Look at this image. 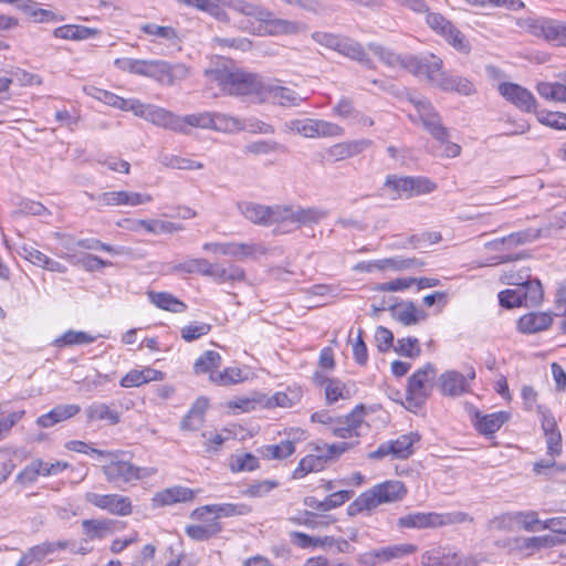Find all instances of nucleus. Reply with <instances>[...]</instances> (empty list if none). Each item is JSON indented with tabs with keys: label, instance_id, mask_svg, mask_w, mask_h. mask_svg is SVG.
I'll use <instances>...</instances> for the list:
<instances>
[{
	"label": "nucleus",
	"instance_id": "f257e3e1",
	"mask_svg": "<svg viewBox=\"0 0 566 566\" xmlns=\"http://www.w3.org/2000/svg\"><path fill=\"white\" fill-rule=\"evenodd\" d=\"M83 92L106 105L113 106L122 111H130L136 116L142 117L151 124L163 127L165 129L179 133V115L151 104H144L139 99L129 98L125 99L112 92L102 90L99 87L87 85L83 86Z\"/></svg>",
	"mask_w": 566,
	"mask_h": 566
},
{
	"label": "nucleus",
	"instance_id": "f03ea898",
	"mask_svg": "<svg viewBox=\"0 0 566 566\" xmlns=\"http://www.w3.org/2000/svg\"><path fill=\"white\" fill-rule=\"evenodd\" d=\"M406 495L407 488L401 481L388 480L359 494L347 506V514L356 516L364 511H371L380 504L399 502Z\"/></svg>",
	"mask_w": 566,
	"mask_h": 566
},
{
	"label": "nucleus",
	"instance_id": "7ed1b4c3",
	"mask_svg": "<svg viewBox=\"0 0 566 566\" xmlns=\"http://www.w3.org/2000/svg\"><path fill=\"white\" fill-rule=\"evenodd\" d=\"M210 82L217 83L221 91L230 95L262 94L263 83L250 73L228 67H216L206 71Z\"/></svg>",
	"mask_w": 566,
	"mask_h": 566
},
{
	"label": "nucleus",
	"instance_id": "20e7f679",
	"mask_svg": "<svg viewBox=\"0 0 566 566\" xmlns=\"http://www.w3.org/2000/svg\"><path fill=\"white\" fill-rule=\"evenodd\" d=\"M92 452L108 459V463L102 467L106 480L111 483H130L156 473L155 468H139L123 459V451H106L92 449Z\"/></svg>",
	"mask_w": 566,
	"mask_h": 566
},
{
	"label": "nucleus",
	"instance_id": "39448f33",
	"mask_svg": "<svg viewBox=\"0 0 566 566\" xmlns=\"http://www.w3.org/2000/svg\"><path fill=\"white\" fill-rule=\"evenodd\" d=\"M437 375L436 367L428 363L417 369L409 378L406 390L407 408L411 411L420 409L431 392V381Z\"/></svg>",
	"mask_w": 566,
	"mask_h": 566
},
{
	"label": "nucleus",
	"instance_id": "423d86ee",
	"mask_svg": "<svg viewBox=\"0 0 566 566\" xmlns=\"http://www.w3.org/2000/svg\"><path fill=\"white\" fill-rule=\"evenodd\" d=\"M139 75L153 78L163 85L171 86L176 82L188 77L189 69L184 63L172 64L164 60H143Z\"/></svg>",
	"mask_w": 566,
	"mask_h": 566
},
{
	"label": "nucleus",
	"instance_id": "0eeeda50",
	"mask_svg": "<svg viewBox=\"0 0 566 566\" xmlns=\"http://www.w3.org/2000/svg\"><path fill=\"white\" fill-rule=\"evenodd\" d=\"M291 132L297 133L305 138L340 137L344 128L338 124L316 118L292 119L285 124Z\"/></svg>",
	"mask_w": 566,
	"mask_h": 566
},
{
	"label": "nucleus",
	"instance_id": "6e6552de",
	"mask_svg": "<svg viewBox=\"0 0 566 566\" xmlns=\"http://www.w3.org/2000/svg\"><path fill=\"white\" fill-rule=\"evenodd\" d=\"M384 189L391 199L396 200L409 198L413 193L430 192L434 189V185L428 179L390 175L386 178Z\"/></svg>",
	"mask_w": 566,
	"mask_h": 566
},
{
	"label": "nucleus",
	"instance_id": "1a4fd4ad",
	"mask_svg": "<svg viewBox=\"0 0 566 566\" xmlns=\"http://www.w3.org/2000/svg\"><path fill=\"white\" fill-rule=\"evenodd\" d=\"M426 13L427 25L442 36L450 45L460 52L468 53L470 51L469 42L464 35L458 30L449 20H447L441 13L428 12Z\"/></svg>",
	"mask_w": 566,
	"mask_h": 566
},
{
	"label": "nucleus",
	"instance_id": "9d476101",
	"mask_svg": "<svg viewBox=\"0 0 566 566\" xmlns=\"http://www.w3.org/2000/svg\"><path fill=\"white\" fill-rule=\"evenodd\" d=\"M417 117L421 120L426 130L437 140L444 142L449 137L447 127L442 125L440 115L436 112L430 101L423 97H410Z\"/></svg>",
	"mask_w": 566,
	"mask_h": 566
},
{
	"label": "nucleus",
	"instance_id": "9b49d317",
	"mask_svg": "<svg viewBox=\"0 0 566 566\" xmlns=\"http://www.w3.org/2000/svg\"><path fill=\"white\" fill-rule=\"evenodd\" d=\"M256 8L264 12V15L245 14V17L254 19L259 25L249 28L250 31L259 34L280 35L295 34L301 30V24L295 21L284 19H273L272 13L256 3Z\"/></svg>",
	"mask_w": 566,
	"mask_h": 566
},
{
	"label": "nucleus",
	"instance_id": "f8f14e48",
	"mask_svg": "<svg viewBox=\"0 0 566 566\" xmlns=\"http://www.w3.org/2000/svg\"><path fill=\"white\" fill-rule=\"evenodd\" d=\"M442 60L434 54H423L420 56H407L403 63L413 75L427 80L429 83L437 85L442 74Z\"/></svg>",
	"mask_w": 566,
	"mask_h": 566
},
{
	"label": "nucleus",
	"instance_id": "ddd939ff",
	"mask_svg": "<svg viewBox=\"0 0 566 566\" xmlns=\"http://www.w3.org/2000/svg\"><path fill=\"white\" fill-rule=\"evenodd\" d=\"M84 499L87 503L101 510H105L113 515L127 516L133 512L130 499L120 494L87 492Z\"/></svg>",
	"mask_w": 566,
	"mask_h": 566
},
{
	"label": "nucleus",
	"instance_id": "4468645a",
	"mask_svg": "<svg viewBox=\"0 0 566 566\" xmlns=\"http://www.w3.org/2000/svg\"><path fill=\"white\" fill-rule=\"evenodd\" d=\"M364 407L357 406L350 413L336 418L331 429L332 434L342 439L361 436L363 430L368 428L364 421Z\"/></svg>",
	"mask_w": 566,
	"mask_h": 566
},
{
	"label": "nucleus",
	"instance_id": "2eb2a0df",
	"mask_svg": "<svg viewBox=\"0 0 566 566\" xmlns=\"http://www.w3.org/2000/svg\"><path fill=\"white\" fill-rule=\"evenodd\" d=\"M500 95L515 107L525 113L535 112L536 98L531 91L512 82H501L497 85Z\"/></svg>",
	"mask_w": 566,
	"mask_h": 566
},
{
	"label": "nucleus",
	"instance_id": "dca6fc26",
	"mask_svg": "<svg viewBox=\"0 0 566 566\" xmlns=\"http://www.w3.org/2000/svg\"><path fill=\"white\" fill-rule=\"evenodd\" d=\"M417 441H419L417 433L402 434L396 440L381 443L369 454V458L382 459L387 455H392L397 459H407L412 454V446Z\"/></svg>",
	"mask_w": 566,
	"mask_h": 566
},
{
	"label": "nucleus",
	"instance_id": "f3484780",
	"mask_svg": "<svg viewBox=\"0 0 566 566\" xmlns=\"http://www.w3.org/2000/svg\"><path fill=\"white\" fill-rule=\"evenodd\" d=\"M251 512V507L244 503H218L207 504L195 509L190 513V518L202 520L206 515H213L218 521L224 517L247 515Z\"/></svg>",
	"mask_w": 566,
	"mask_h": 566
},
{
	"label": "nucleus",
	"instance_id": "a211bd4d",
	"mask_svg": "<svg viewBox=\"0 0 566 566\" xmlns=\"http://www.w3.org/2000/svg\"><path fill=\"white\" fill-rule=\"evenodd\" d=\"M475 378V371L471 368L467 375L455 370H447L439 377L442 395L457 397L470 390V381Z\"/></svg>",
	"mask_w": 566,
	"mask_h": 566
},
{
	"label": "nucleus",
	"instance_id": "6ab92c4d",
	"mask_svg": "<svg viewBox=\"0 0 566 566\" xmlns=\"http://www.w3.org/2000/svg\"><path fill=\"white\" fill-rule=\"evenodd\" d=\"M417 546L413 544H396L368 552L361 556V562L367 565L386 563L392 559H400L413 554Z\"/></svg>",
	"mask_w": 566,
	"mask_h": 566
},
{
	"label": "nucleus",
	"instance_id": "aec40b11",
	"mask_svg": "<svg viewBox=\"0 0 566 566\" xmlns=\"http://www.w3.org/2000/svg\"><path fill=\"white\" fill-rule=\"evenodd\" d=\"M468 410L472 416V421L475 429L484 436L495 433L509 420L510 417L505 411L482 415L473 406H469Z\"/></svg>",
	"mask_w": 566,
	"mask_h": 566
},
{
	"label": "nucleus",
	"instance_id": "412c9836",
	"mask_svg": "<svg viewBox=\"0 0 566 566\" xmlns=\"http://www.w3.org/2000/svg\"><path fill=\"white\" fill-rule=\"evenodd\" d=\"M207 2L203 12L213 17L221 18L224 15L220 6L228 7L240 14H256L264 15V12L256 8V3L248 2L245 0H205Z\"/></svg>",
	"mask_w": 566,
	"mask_h": 566
},
{
	"label": "nucleus",
	"instance_id": "4be33fe9",
	"mask_svg": "<svg viewBox=\"0 0 566 566\" xmlns=\"http://www.w3.org/2000/svg\"><path fill=\"white\" fill-rule=\"evenodd\" d=\"M510 284L520 285L524 306H536L543 300L541 282L538 280H530L527 270L521 271L518 280L510 282Z\"/></svg>",
	"mask_w": 566,
	"mask_h": 566
},
{
	"label": "nucleus",
	"instance_id": "5701e85b",
	"mask_svg": "<svg viewBox=\"0 0 566 566\" xmlns=\"http://www.w3.org/2000/svg\"><path fill=\"white\" fill-rule=\"evenodd\" d=\"M354 496L353 490H340L326 496L324 500H318L315 496H307L304 504L313 510L327 512L342 506Z\"/></svg>",
	"mask_w": 566,
	"mask_h": 566
},
{
	"label": "nucleus",
	"instance_id": "b1692460",
	"mask_svg": "<svg viewBox=\"0 0 566 566\" xmlns=\"http://www.w3.org/2000/svg\"><path fill=\"white\" fill-rule=\"evenodd\" d=\"M208 277H211L219 284L242 282L245 280V272L241 266L233 263L228 265L210 263Z\"/></svg>",
	"mask_w": 566,
	"mask_h": 566
},
{
	"label": "nucleus",
	"instance_id": "393cba45",
	"mask_svg": "<svg viewBox=\"0 0 566 566\" xmlns=\"http://www.w3.org/2000/svg\"><path fill=\"white\" fill-rule=\"evenodd\" d=\"M553 323V316L546 312H531L523 315L518 322V331L523 334H535L547 329Z\"/></svg>",
	"mask_w": 566,
	"mask_h": 566
},
{
	"label": "nucleus",
	"instance_id": "a878e982",
	"mask_svg": "<svg viewBox=\"0 0 566 566\" xmlns=\"http://www.w3.org/2000/svg\"><path fill=\"white\" fill-rule=\"evenodd\" d=\"M81 411V407L76 403L57 405L49 412L36 419V424L41 428H50L59 422L65 421Z\"/></svg>",
	"mask_w": 566,
	"mask_h": 566
},
{
	"label": "nucleus",
	"instance_id": "bb28decb",
	"mask_svg": "<svg viewBox=\"0 0 566 566\" xmlns=\"http://www.w3.org/2000/svg\"><path fill=\"white\" fill-rule=\"evenodd\" d=\"M397 526L399 528H437L438 513L437 512H415L401 516L397 520Z\"/></svg>",
	"mask_w": 566,
	"mask_h": 566
},
{
	"label": "nucleus",
	"instance_id": "cd10ccee",
	"mask_svg": "<svg viewBox=\"0 0 566 566\" xmlns=\"http://www.w3.org/2000/svg\"><path fill=\"white\" fill-rule=\"evenodd\" d=\"M165 374L160 370L145 367L144 369H132L129 370L119 381L123 388L139 387L150 381L163 380Z\"/></svg>",
	"mask_w": 566,
	"mask_h": 566
},
{
	"label": "nucleus",
	"instance_id": "c85d7f7f",
	"mask_svg": "<svg viewBox=\"0 0 566 566\" xmlns=\"http://www.w3.org/2000/svg\"><path fill=\"white\" fill-rule=\"evenodd\" d=\"M196 491L186 486L176 485L155 494L154 501L161 506L185 503L195 499Z\"/></svg>",
	"mask_w": 566,
	"mask_h": 566
},
{
	"label": "nucleus",
	"instance_id": "c756f323",
	"mask_svg": "<svg viewBox=\"0 0 566 566\" xmlns=\"http://www.w3.org/2000/svg\"><path fill=\"white\" fill-rule=\"evenodd\" d=\"M262 94H268L270 98L282 106H297L306 99L295 91L275 84H263Z\"/></svg>",
	"mask_w": 566,
	"mask_h": 566
},
{
	"label": "nucleus",
	"instance_id": "7c9ffc66",
	"mask_svg": "<svg viewBox=\"0 0 566 566\" xmlns=\"http://www.w3.org/2000/svg\"><path fill=\"white\" fill-rule=\"evenodd\" d=\"M436 86L444 92H457L465 96L475 93L474 84L471 81L448 72H442Z\"/></svg>",
	"mask_w": 566,
	"mask_h": 566
},
{
	"label": "nucleus",
	"instance_id": "2f4dec72",
	"mask_svg": "<svg viewBox=\"0 0 566 566\" xmlns=\"http://www.w3.org/2000/svg\"><path fill=\"white\" fill-rule=\"evenodd\" d=\"M315 453L308 454L301 459L297 467L293 471V479H302L311 472L323 471L326 467V461L323 457V448L318 444L314 448Z\"/></svg>",
	"mask_w": 566,
	"mask_h": 566
},
{
	"label": "nucleus",
	"instance_id": "473e14b6",
	"mask_svg": "<svg viewBox=\"0 0 566 566\" xmlns=\"http://www.w3.org/2000/svg\"><path fill=\"white\" fill-rule=\"evenodd\" d=\"M99 33L101 31L96 28L77 24H65L53 30L54 38L72 41L87 40L97 36Z\"/></svg>",
	"mask_w": 566,
	"mask_h": 566
},
{
	"label": "nucleus",
	"instance_id": "72a5a7b5",
	"mask_svg": "<svg viewBox=\"0 0 566 566\" xmlns=\"http://www.w3.org/2000/svg\"><path fill=\"white\" fill-rule=\"evenodd\" d=\"M238 208L247 220L260 226H270L271 206L241 202L238 205Z\"/></svg>",
	"mask_w": 566,
	"mask_h": 566
},
{
	"label": "nucleus",
	"instance_id": "f704fd0d",
	"mask_svg": "<svg viewBox=\"0 0 566 566\" xmlns=\"http://www.w3.org/2000/svg\"><path fill=\"white\" fill-rule=\"evenodd\" d=\"M18 9L24 12L34 23H55L64 20L63 15L48 9L38 8L32 3H20Z\"/></svg>",
	"mask_w": 566,
	"mask_h": 566
},
{
	"label": "nucleus",
	"instance_id": "c9c22d12",
	"mask_svg": "<svg viewBox=\"0 0 566 566\" xmlns=\"http://www.w3.org/2000/svg\"><path fill=\"white\" fill-rule=\"evenodd\" d=\"M149 301L158 308L171 312L184 313L187 305L168 292H148Z\"/></svg>",
	"mask_w": 566,
	"mask_h": 566
},
{
	"label": "nucleus",
	"instance_id": "e433bc0d",
	"mask_svg": "<svg viewBox=\"0 0 566 566\" xmlns=\"http://www.w3.org/2000/svg\"><path fill=\"white\" fill-rule=\"evenodd\" d=\"M133 226L132 230H137L138 228H144L147 232L151 233H172L184 230V226L181 223H175L164 220H135L129 221Z\"/></svg>",
	"mask_w": 566,
	"mask_h": 566
},
{
	"label": "nucleus",
	"instance_id": "4c0bfd02",
	"mask_svg": "<svg viewBox=\"0 0 566 566\" xmlns=\"http://www.w3.org/2000/svg\"><path fill=\"white\" fill-rule=\"evenodd\" d=\"M266 249L259 243L248 242H228V255L239 260L253 259L258 255L265 254Z\"/></svg>",
	"mask_w": 566,
	"mask_h": 566
},
{
	"label": "nucleus",
	"instance_id": "58836bf2",
	"mask_svg": "<svg viewBox=\"0 0 566 566\" xmlns=\"http://www.w3.org/2000/svg\"><path fill=\"white\" fill-rule=\"evenodd\" d=\"M222 531L220 522H212L210 524H191L186 526L185 533L192 541L205 542L216 537Z\"/></svg>",
	"mask_w": 566,
	"mask_h": 566
},
{
	"label": "nucleus",
	"instance_id": "ea45409f",
	"mask_svg": "<svg viewBox=\"0 0 566 566\" xmlns=\"http://www.w3.org/2000/svg\"><path fill=\"white\" fill-rule=\"evenodd\" d=\"M87 420H105L109 424H117L120 416L117 410L112 409L104 402H93L85 409Z\"/></svg>",
	"mask_w": 566,
	"mask_h": 566
},
{
	"label": "nucleus",
	"instance_id": "a19ab883",
	"mask_svg": "<svg viewBox=\"0 0 566 566\" xmlns=\"http://www.w3.org/2000/svg\"><path fill=\"white\" fill-rule=\"evenodd\" d=\"M295 207L297 216L296 226H298V229L301 227H311L317 224L328 214L326 210L317 207H302L300 205H295Z\"/></svg>",
	"mask_w": 566,
	"mask_h": 566
},
{
	"label": "nucleus",
	"instance_id": "79ce46f5",
	"mask_svg": "<svg viewBox=\"0 0 566 566\" xmlns=\"http://www.w3.org/2000/svg\"><path fill=\"white\" fill-rule=\"evenodd\" d=\"M245 379L243 373L238 367H228L221 371H212L209 380L217 386H231L242 382Z\"/></svg>",
	"mask_w": 566,
	"mask_h": 566
},
{
	"label": "nucleus",
	"instance_id": "37998d69",
	"mask_svg": "<svg viewBox=\"0 0 566 566\" xmlns=\"http://www.w3.org/2000/svg\"><path fill=\"white\" fill-rule=\"evenodd\" d=\"M295 452V444L291 440H284L279 444H269L261 448L260 453L268 460H284Z\"/></svg>",
	"mask_w": 566,
	"mask_h": 566
},
{
	"label": "nucleus",
	"instance_id": "c03bdc74",
	"mask_svg": "<svg viewBox=\"0 0 566 566\" xmlns=\"http://www.w3.org/2000/svg\"><path fill=\"white\" fill-rule=\"evenodd\" d=\"M336 52L360 63H369V59L367 57L363 45L353 39L343 36Z\"/></svg>",
	"mask_w": 566,
	"mask_h": 566
},
{
	"label": "nucleus",
	"instance_id": "a18cd8bd",
	"mask_svg": "<svg viewBox=\"0 0 566 566\" xmlns=\"http://www.w3.org/2000/svg\"><path fill=\"white\" fill-rule=\"evenodd\" d=\"M239 118L223 113L210 112V129L222 133H239Z\"/></svg>",
	"mask_w": 566,
	"mask_h": 566
},
{
	"label": "nucleus",
	"instance_id": "49530a36",
	"mask_svg": "<svg viewBox=\"0 0 566 566\" xmlns=\"http://www.w3.org/2000/svg\"><path fill=\"white\" fill-rule=\"evenodd\" d=\"M179 126L181 128L179 134H188L191 127L210 129V112L188 114L185 116L179 115Z\"/></svg>",
	"mask_w": 566,
	"mask_h": 566
},
{
	"label": "nucleus",
	"instance_id": "de8ad7c7",
	"mask_svg": "<svg viewBox=\"0 0 566 566\" xmlns=\"http://www.w3.org/2000/svg\"><path fill=\"white\" fill-rule=\"evenodd\" d=\"M554 24L555 20L549 18L528 19L526 21V30L532 35L549 42Z\"/></svg>",
	"mask_w": 566,
	"mask_h": 566
},
{
	"label": "nucleus",
	"instance_id": "09e8293b",
	"mask_svg": "<svg viewBox=\"0 0 566 566\" xmlns=\"http://www.w3.org/2000/svg\"><path fill=\"white\" fill-rule=\"evenodd\" d=\"M378 270L382 271L386 269H392L396 271H402L408 269L421 268L424 265V262L417 258H389L378 260L377 264Z\"/></svg>",
	"mask_w": 566,
	"mask_h": 566
},
{
	"label": "nucleus",
	"instance_id": "8fccbe9b",
	"mask_svg": "<svg viewBox=\"0 0 566 566\" xmlns=\"http://www.w3.org/2000/svg\"><path fill=\"white\" fill-rule=\"evenodd\" d=\"M222 358L214 350L205 352L193 364V373L196 375L216 371L221 366Z\"/></svg>",
	"mask_w": 566,
	"mask_h": 566
},
{
	"label": "nucleus",
	"instance_id": "3c124183",
	"mask_svg": "<svg viewBox=\"0 0 566 566\" xmlns=\"http://www.w3.org/2000/svg\"><path fill=\"white\" fill-rule=\"evenodd\" d=\"M293 543L301 548L333 546L337 541L333 536H310L302 532L292 534Z\"/></svg>",
	"mask_w": 566,
	"mask_h": 566
},
{
	"label": "nucleus",
	"instance_id": "603ef678",
	"mask_svg": "<svg viewBox=\"0 0 566 566\" xmlns=\"http://www.w3.org/2000/svg\"><path fill=\"white\" fill-rule=\"evenodd\" d=\"M158 160L160 164H163L166 167L169 168H176V169H185V170H192V169H202L203 164L200 161H195L189 158L176 156L168 153H161L158 157Z\"/></svg>",
	"mask_w": 566,
	"mask_h": 566
},
{
	"label": "nucleus",
	"instance_id": "864d4df0",
	"mask_svg": "<svg viewBox=\"0 0 566 566\" xmlns=\"http://www.w3.org/2000/svg\"><path fill=\"white\" fill-rule=\"evenodd\" d=\"M51 554L52 548L51 546H48L46 542L34 545L23 554L17 563V566H30L33 563H41Z\"/></svg>",
	"mask_w": 566,
	"mask_h": 566
},
{
	"label": "nucleus",
	"instance_id": "5fc2aeb1",
	"mask_svg": "<svg viewBox=\"0 0 566 566\" xmlns=\"http://www.w3.org/2000/svg\"><path fill=\"white\" fill-rule=\"evenodd\" d=\"M84 534L91 539L103 538L112 531V522L108 520H83Z\"/></svg>",
	"mask_w": 566,
	"mask_h": 566
},
{
	"label": "nucleus",
	"instance_id": "6e6d98bb",
	"mask_svg": "<svg viewBox=\"0 0 566 566\" xmlns=\"http://www.w3.org/2000/svg\"><path fill=\"white\" fill-rule=\"evenodd\" d=\"M229 408L238 409L242 412H250L256 409H264L263 394L254 392L249 397H239L228 402Z\"/></svg>",
	"mask_w": 566,
	"mask_h": 566
},
{
	"label": "nucleus",
	"instance_id": "4d7b16f0",
	"mask_svg": "<svg viewBox=\"0 0 566 566\" xmlns=\"http://www.w3.org/2000/svg\"><path fill=\"white\" fill-rule=\"evenodd\" d=\"M392 317L401 324L409 326L419 321L422 313L412 304H403L391 308Z\"/></svg>",
	"mask_w": 566,
	"mask_h": 566
},
{
	"label": "nucleus",
	"instance_id": "13d9d810",
	"mask_svg": "<svg viewBox=\"0 0 566 566\" xmlns=\"http://www.w3.org/2000/svg\"><path fill=\"white\" fill-rule=\"evenodd\" d=\"M42 459H33L15 476V481L22 485H30L38 481L42 472Z\"/></svg>",
	"mask_w": 566,
	"mask_h": 566
},
{
	"label": "nucleus",
	"instance_id": "bf43d9fd",
	"mask_svg": "<svg viewBox=\"0 0 566 566\" xmlns=\"http://www.w3.org/2000/svg\"><path fill=\"white\" fill-rule=\"evenodd\" d=\"M539 237V231L532 232V231H520L515 233H511L507 237L502 238L501 240H496L490 245L493 247V249L499 250L500 245L509 244V245H520L524 244L526 242L533 241L536 238Z\"/></svg>",
	"mask_w": 566,
	"mask_h": 566
},
{
	"label": "nucleus",
	"instance_id": "052dcab7",
	"mask_svg": "<svg viewBox=\"0 0 566 566\" xmlns=\"http://www.w3.org/2000/svg\"><path fill=\"white\" fill-rule=\"evenodd\" d=\"M537 120L554 129H566V114L560 112L538 111L535 112Z\"/></svg>",
	"mask_w": 566,
	"mask_h": 566
},
{
	"label": "nucleus",
	"instance_id": "680f3d73",
	"mask_svg": "<svg viewBox=\"0 0 566 566\" xmlns=\"http://www.w3.org/2000/svg\"><path fill=\"white\" fill-rule=\"evenodd\" d=\"M176 271L188 273V274H201L203 276H208L209 269H210V262L206 259L199 258V259H190L182 263H179L176 265Z\"/></svg>",
	"mask_w": 566,
	"mask_h": 566
},
{
	"label": "nucleus",
	"instance_id": "e2e57ef3",
	"mask_svg": "<svg viewBox=\"0 0 566 566\" xmlns=\"http://www.w3.org/2000/svg\"><path fill=\"white\" fill-rule=\"evenodd\" d=\"M96 337L85 332L67 331L55 339V344L57 346L82 345L93 343Z\"/></svg>",
	"mask_w": 566,
	"mask_h": 566
},
{
	"label": "nucleus",
	"instance_id": "0e129e2a",
	"mask_svg": "<svg viewBox=\"0 0 566 566\" xmlns=\"http://www.w3.org/2000/svg\"><path fill=\"white\" fill-rule=\"evenodd\" d=\"M515 522L516 525H520L523 530L527 532H536L542 530V524L544 521L538 518V515L534 511L526 512H515Z\"/></svg>",
	"mask_w": 566,
	"mask_h": 566
},
{
	"label": "nucleus",
	"instance_id": "69168bd1",
	"mask_svg": "<svg viewBox=\"0 0 566 566\" xmlns=\"http://www.w3.org/2000/svg\"><path fill=\"white\" fill-rule=\"evenodd\" d=\"M394 349L397 354L410 358H416L421 353L419 340L416 337L398 339L397 344L394 346Z\"/></svg>",
	"mask_w": 566,
	"mask_h": 566
},
{
	"label": "nucleus",
	"instance_id": "338daca9",
	"mask_svg": "<svg viewBox=\"0 0 566 566\" xmlns=\"http://www.w3.org/2000/svg\"><path fill=\"white\" fill-rule=\"evenodd\" d=\"M325 397L327 403L332 405L339 399H344L348 397V390L345 384L336 378L328 380L325 387Z\"/></svg>",
	"mask_w": 566,
	"mask_h": 566
},
{
	"label": "nucleus",
	"instance_id": "774afa93",
	"mask_svg": "<svg viewBox=\"0 0 566 566\" xmlns=\"http://www.w3.org/2000/svg\"><path fill=\"white\" fill-rule=\"evenodd\" d=\"M259 467V460L251 453L234 455L230 461V468L233 472L253 471Z\"/></svg>",
	"mask_w": 566,
	"mask_h": 566
}]
</instances>
